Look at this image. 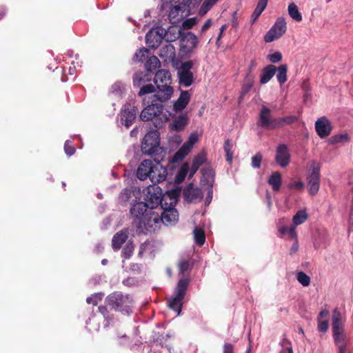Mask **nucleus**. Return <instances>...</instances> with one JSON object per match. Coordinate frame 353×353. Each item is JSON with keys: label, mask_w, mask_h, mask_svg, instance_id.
Instances as JSON below:
<instances>
[{"label": "nucleus", "mask_w": 353, "mask_h": 353, "mask_svg": "<svg viewBox=\"0 0 353 353\" xmlns=\"http://www.w3.org/2000/svg\"><path fill=\"white\" fill-rule=\"evenodd\" d=\"M159 100L152 97L151 104H148L141 112L140 118L142 121H153L155 127H161L166 122L172 113L168 114L163 111V106Z\"/></svg>", "instance_id": "obj_1"}, {"label": "nucleus", "mask_w": 353, "mask_h": 353, "mask_svg": "<svg viewBox=\"0 0 353 353\" xmlns=\"http://www.w3.org/2000/svg\"><path fill=\"white\" fill-rule=\"evenodd\" d=\"M154 82L158 89L154 97L161 102L169 100L173 94V88L171 86L172 77L169 70H160L155 74Z\"/></svg>", "instance_id": "obj_2"}, {"label": "nucleus", "mask_w": 353, "mask_h": 353, "mask_svg": "<svg viewBox=\"0 0 353 353\" xmlns=\"http://www.w3.org/2000/svg\"><path fill=\"white\" fill-rule=\"evenodd\" d=\"M133 302V299L129 294L123 295L119 292H114L106 299L109 306L128 315L132 312Z\"/></svg>", "instance_id": "obj_3"}, {"label": "nucleus", "mask_w": 353, "mask_h": 353, "mask_svg": "<svg viewBox=\"0 0 353 353\" xmlns=\"http://www.w3.org/2000/svg\"><path fill=\"white\" fill-rule=\"evenodd\" d=\"M161 221L159 211L149 210L143 216V219L138 221L136 227L141 232H154L160 228Z\"/></svg>", "instance_id": "obj_4"}, {"label": "nucleus", "mask_w": 353, "mask_h": 353, "mask_svg": "<svg viewBox=\"0 0 353 353\" xmlns=\"http://www.w3.org/2000/svg\"><path fill=\"white\" fill-rule=\"evenodd\" d=\"M165 196H162L161 188L156 185H150L147 188L145 193V203L150 210H158L159 208L163 207L167 203L165 201Z\"/></svg>", "instance_id": "obj_5"}, {"label": "nucleus", "mask_w": 353, "mask_h": 353, "mask_svg": "<svg viewBox=\"0 0 353 353\" xmlns=\"http://www.w3.org/2000/svg\"><path fill=\"white\" fill-rule=\"evenodd\" d=\"M159 133L156 130H150L144 137L141 143V151L143 154L154 156L161 150L159 147Z\"/></svg>", "instance_id": "obj_6"}, {"label": "nucleus", "mask_w": 353, "mask_h": 353, "mask_svg": "<svg viewBox=\"0 0 353 353\" xmlns=\"http://www.w3.org/2000/svg\"><path fill=\"white\" fill-rule=\"evenodd\" d=\"M168 196L170 197V203H167L163 207L158 209L159 214H161V216H160L161 223L166 225L176 223L179 216L177 211L174 208L175 197L170 196V194H168Z\"/></svg>", "instance_id": "obj_7"}, {"label": "nucleus", "mask_w": 353, "mask_h": 353, "mask_svg": "<svg viewBox=\"0 0 353 353\" xmlns=\"http://www.w3.org/2000/svg\"><path fill=\"white\" fill-rule=\"evenodd\" d=\"M320 164L313 161L309 168L308 174L307 176V185L309 187L310 194H316L320 187Z\"/></svg>", "instance_id": "obj_8"}, {"label": "nucleus", "mask_w": 353, "mask_h": 353, "mask_svg": "<svg viewBox=\"0 0 353 353\" xmlns=\"http://www.w3.org/2000/svg\"><path fill=\"white\" fill-rule=\"evenodd\" d=\"M193 63L191 61H185L181 63L177 69V75L179 84L183 87H189L194 82V75L191 72Z\"/></svg>", "instance_id": "obj_9"}, {"label": "nucleus", "mask_w": 353, "mask_h": 353, "mask_svg": "<svg viewBox=\"0 0 353 353\" xmlns=\"http://www.w3.org/2000/svg\"><path fill=\"white\" fill-rule=\"evenodd\" d=\"M286 30L287 26L285 19L283 17H279L276 19L273 26L265 35L264 41L267 43H270L275 39L282 37Z\"/></svg>", "instance_id": "obj_10"}, {"label": "nucleus", "mask_w": 353, "mask_h": 353, "mask_svg": "<svg viewBox=\"0 0 353 353\" xmlns=\"http://www.w3.org/2000/svg\"><path fill=\"white\" fill-rule=\"evenodd\" d=\"M199 135L196 132H192L189 136L188 140L185 142L179 150L174 154L172 161L176 163L182 161L192 150L194 145L198 141Z\"/></svg>", "instance_id": "obj_11"}, {"label": "nucleus", "mask_w": 353, "mask_h": 353, "mask_svg": "<svg viewBox=\"0 0 353 353\" xmlns=\"http://www.w3.org/2000/svg\"><path fill=\"white\" fill-rule=\"evenodd\" d=\"M166 34L167 31L161 26L153 28L145 35L146 44L150 48H156L160 45Z\"/></svg>", "instance_id": "obj_12"}, {"label": "nucleus", "mask_w": 353, "mask_h": 353, "mask_svg": "<svg viewBox=\"0 0 353 353\" xmlns=\"http://www.w3.org/2000/svg\"><path fill=\"white\" fill-rule=\"evenodd\" d=\"M334 344L338 353H349L352 350V345L348 334L345 332L333 334Z\"/></svg>", "instance_id": "obj_13"}, {"label": "nucleus", "mask_w": 353, "mask_h": 353, "mask_svg": "<svg viewBox=\"0 0 353 353\" xmlns=\"http://www.w3.org/2000/svg\"><path fill=\"white\" fill-rule=\"evenodd\" d=\"M276 119L271 117V111L266 107L263 106L259 114L258 125L264 128L275 129Z\"/></svg>", "instance_id": "obj_14"}, {"label": "nucleus", "mask_w": 353, "mask_h": 353, "mask_svg": "<svg viewBox=\"0 0 353 353\" xmlns=\"http://www.w3.org/2000/svg\"><path fill=\"white\" fill-rule=\"evenodd\" d=\"M214 181V172L212 168H207L202 170L201 183L208 186V199L210 202L212 197V187Z\"/></svg>", "instance_id": "obj_15"}, {"label": "nucleus", "mask_w": 353, "mask_h": 353, "mask_svg": "<svg viewBox=\"0 0 353 353\" xmlns=\"http://www.w3.org/2000/svg\"><path fill=\"white\" fill-rule=\"evenodd\" d=\"M150 208H148L147 203L144 202H139L134 204L131 209L130 212L133 217V224L136 225L139 220L143 219V216L146 212H148Z\"/></svg>", "instance_id": "obj_16"}, {"label": "nucleus", "mask_w": 353, "mask_h": 353, "mask_svg": "<svg viewBox=\"0 0 353 353\" xmlns=\"http://www.w3.org/2000/svg\"><path fill=\"white\" fill-rule=\"evenodd\" d=\"M183 194L186 201L189 202H197L201 201L203 194L201 190L190 184L184 190Z\"/></svg>", "instance_id": "obj_17"}, {"label": "nucleus", "mask_w": 353, "mask_h": 353, "mask_svg": "<svg viewBox=\"0 0 353 353\" xmlns=\"http://www.w3.org/2000/svg\"><path fill=\"white\" fill-rule=\"evenodd\" d=\"M290 155L287 145H279L276 150V161L282 168L286 167L290 162Z\"/></svg>", "instance_id": "obj_18"}, {"label": "nucleus", "mask_w": 353, "mask_h": 353, "mask_svg": "<svg viewBox=\"0 0 353 353\" xmlns=\"http://www.w3.org/2000/svg\"><path fill=\"white\" fill-rule=\"evenodd\" d=\"M315 129L321 138H325L330 134L332 126L330 122L325 117H321L316 121Z\"/></svg>", "instance_id": "obj_19"}, {"label": "nucleus", "mask_w": 353, "mask_h": 353, "mask_svg": "<svg viewBox=\"0 0 353 353\" xmlns=\"http://www.w3.org/2000/svg\"><path fill=\"white\" fill-rule=\"evenodd\" d=\"M137 115V110L134 107L125 105L121 114V120L122 124L127 128L130 127L134 122Z\"/></svg>", "instance_id": "obj_20"}, {"label": "nucleus", "mask_w": 353, "mask_h": 353, "mask_svg": "<svg viewBox=\"0 0 353 353\" xmlns=\"http://www.w3.org/2000/svg\"><path fill=\"white\" fill-rule=\"evenodd\" d=\"M152 168L153 163L151 160H143L138 167L137 171V178L142 181L146 179L147 178L150 179Z\"/></svg>", "instance_id": "obj_21"}, {"label": "nucleus", "mask_w": 353, "mask_h": 353, "mask_svg": "<svg viewBox=\"0 0 353 353\" xmlns=\"http://www.w3.org/2000/svg\"><path fill=\"white\" fill-rule=\"evenodd\" d=\"M169 7L167 9H170L168 17L170 21L176 22L179 18H182L184 16H187L190 12H188L185 9L182 8L181 6H178L176 3L168 4Z\"/></svg>", "instance_id": "obj_22"}, {"label": "nucleus", "mask_w": 353, "mask_h": 353, "mask_svg": "<svg viewBox=\"0 0 353 353\" xmlns=\"http://www.w3.org/2000/svg\"><path fill=\"white\" fill-rule=\"evenodd\" d=\"M188 121L189 118L187 114L181 113L179 115L176 116L170 124V128L172 131L180 132L185 128Z\"/></svg>", "instance_id": "obj_23"}, {"label": "nucleus", "mask_w": 353, "mask_h": 353, "mask_svg": "<svg viewBox=\"0 0 353 353\" xmlns=\"http://www.w3.org/2000/svg\"><path fill=\"white\" fill-rule=\"evenodd\" d=\"M167 170L160 165H154L150 173V181L154 183H160L165 180Z\"/></svg>", "instance_id": "obj_24"}, {"label": "nucleus", "mask_w": 353, "mask_h": 353, "mask_svg": "<svg viewBox=\"0 0 353 353\" xmlns=\"http://www.w3.org/2000/svg\"><path fill=\"white\" fill-rule=\"evenodd\" d=\"M190 94L189 91H181L179 97L174 103L173 111L176 113L183 111L190 102Z\"/></svg>", "instance_id": "obj_25"}, {"label": "nucleus", "mask_w": 353, "mask_h": 353, "mask_svg": "<svg viewBox=\"0 0 353 353\" xmlns=\"http://www.w3.org/2000/svg\"><path fill=\"white\" fill-rule=\"evenodd\" d=\"M332 321V334L345 332L343 317L337 308H335L333 311Z\"/></svg>", "instance_id": "obj_26"}, {"label": "nucleus", "mask_w": 353, "mask_h": 353, "mask_svg": "<svg viewBox=\"0 0 353 353\" xmlns=\"http://www.w3.org/2000/svg\"><path fill=\"white\" fill-rule=\"evenodd\" d=\"M128 236L127 230H121L116 233L112 240V248L114 250H118L121 248L122 244L126 241Z\"/></svg>", "instance_id": "obj_27"}, {"label": "nucleus", "mask_w": 353, "mask_h": 353, "mask_svg": "<svg viewBox=\"0 0 353 353\" xmlns=\"http://www.w3.org/2000/svg\"><path fill=\"white\" fill-rule=\"evenodd\" d=\"M276 68L274 65H268L265 67L261 72L260 83L261 84L267 83L275 74Z\"/></svg>", "instance_id": "obj_28"}, {"label": "nucleus", "mask_w": 353, "mask_h": 353, "mask_svg": "<svg viewBox=\"0 0 353 353\" xmlns=\"http://www.w3.org/2000/svg\"><path fill=\"white\" fill-rule=\"evenodd\" d=\"M161 8L162 10H167V8L169 7L168 4L173 2L178 6H181V7L188 11V12H190V6L192 3V0H161Z\"/></svg>", "instance_id": "obj_29"}, {"label": "nucleus", "mask_w": 353, "mask_h": 353, "mask_svg": "<svg viewBox=\"0 0 353 353\" xmlns=\"http://www.w3.org/2000/svg\"><path fill=\"white\" fill-rule=\"evenodd\" d=\"M190 280L188 278L181 279L174 290L175 296L184 299Z\"/></svg>", "instance_id": "obj_30"}, {"label": "nucleus", "mask_w": 353, "mask_h": 353, "mask_svg": "<svg viewBox=\"0 0 353 353\" xmlns=\"http://www.w3.org/2000/svg\"><path fill=\"white\" fill-rule=\"evenodd\" d=\"M159 55L165 60H172L175 57V49L171 43H167L160 49Z\"/></svg>", "instance_id": "obj_31"}, {"label": "nucleus", "mask_w": 353, "mask_h": 353, "mask_svg": "<svg viewBox=\"0 0 353 353\" xmlns=\"http://www.w3.org/2000/svg\"><path fill=\"white\" fill-rule=\"evenodd\" d=\"M206 161V154L205 152L198 154L193 159L192 164L190 169V176H193L199 170L200 166L203 165Z\"/></svg>", "instance_id": "obj_32"}, {"label": "nucleus", "mask_w": 353, "mask_h": 353, "mask_svg": "<svg viewBox=\"0 0 353 353\" xmlns=\"http://www.w3.org/2000/svg\"><path fill=\"white\" fill-rule=\"evenodd\" d=\"M268 183L274 191H278L281 185V176L279 172H274L268 179Z\"/></svg>", "instance_id": "obj_33"}, {"label": "nucleus", "mask_w": 353, "mask_h": 353, "mask_svg": "<svg viewBox=\"0 0 353 353\" xmlns=\"http://www.w3.org/2000/svg\"><path fill=\"white\" fill-rule=\"evenodd\" d=\"M183 301V298L174 296L169 300L168 305L172 310L178 312V314H179L181 311Z\"/></svg>", "instance_id": "obj_34"}, {"label": "nucleus", "mask_w": 353, "mask_h": 353, "mask_svg": "<svg viewBox=\"0 0 353 353\" xmlns=\"http://www.w3.org/2000/svg\"><path fill=\"white\" fill-rule=\"evenodd\" d=\"M220 0H204L199 10V14L204 16Z\"/></svg>", "instance_id": "obj_35"}, {"label": "nucleus", "mask_w": 353, "mask_h": 353, "mask_svg": "<svg viewBox=\"0 0 353 353\" xmlns=\"http://www.w3.org/2000/svg\"><path fill=\"white\" fill-rule=\"evenodd\" d=\"M233 147L234 145L232 141L229 139H227L223 145V149L225 152V159L227 162L231 163L232 162L233 159Z\"/></svg>", "instance_id": "obj_36"}, {"label": "nucleus", "mask_w": 353, "mask_h": 353, "mask_svg": "<svg viewBox=\"0 0 353 353\" xmlns=\"http://www.w3.org/2000/svg\"><path fill=\"white\" fill-rule=\"evenodd\" d=\"M267 3L263 2L261 1H259L256 8L254 9L252 17H251V22L254 23L256 20L259 17L263 11L265 9L267 6Z\"/></svg>", "instance_id": "obj_37"}, {"label": "nucleus", "mask_w": 353, "mask_h": 353, "mask_svg": "<svg viewBox=\"0 0 353 353\" xmlns=\"http://www.w3.org/2000/svg\"><path fill=\"white\" fill-rule=\"evenodd\" d=\"M288 13L294 20L296 21H301L302 20V15L294 3H291L288 6Z\"/></svg>", "instance_id": "obj_38"}, {"label": "nucleus", "mask_w": 353, "mask_h": 353, "mask_svg": "<svg viewBox=\"0 0 353 353\" xmlns=\"http://www.w3.org/2000/svg\"><path fill=\"white\" fill-rule=\"evenodd\" d=\"M287 65H281L276 70V79L281 85L283 84L287 81Z\"/></svg>", "instance_id": "obj_39"}, {"label": "nucleus", "mask_w": 353, "mask_h": 353, "mask_svg": "<svg viewBox=\"0 0 353 353\" xmlns=\"http://www.w3.org/2000/svg\"><path fill=\"white\" fill-rule=\"evenodd\" d=\"M307 219V214L305 210L298 211L292 219L294 226L296 228L297 225L303 223Z\"/></svg>", "instance_id": "obj_40"}, {"label": "nucleus", "mask_w": 353, "mask_h": 353, "mask_svg": "<svg viewBox=\"0 0 353 353\" xmlns=\"http://www.w3.org/2000/svg\"><path fill=\"white\" fill-rule=\"evenodd\" d=\"M297 120V118L294 116H287L279 119H276V128H281L285 125H289Z\"/></svg>", "instance_id": "obj_41"}, {"label": "nucleus", "mask_w": 353, "mask_h": 353, "mask_svg": "<svg viewBox=\"0 0 353 353\" xmlns=\"http://www.w3.org/2000/svg\"><path fill=\"white\" fill-rule=\"evenodd\" d=\"M195 242L199 245H203L205 241V233L202 229L196 228L193 232Z\"/></svg>", "instance_id": "obj_42"}, {"label": "nucleus", "mask_w": 353, "mask_h": 353, "mask_svg": "<svg viewBox=\"0 0 353 353\" xmlns=\"http://www.w3.org/2000/svg\"><path fill=\"white\" fill-rule=\"evenodd\" d=\"M279 232L282 234H288L290 239H296L297 235L294 225L291 227L281 226L279 228Z\"/></svg>", "instance_id": "obj_43"}, {"label": "nucleus", "mask_w": 353, "mask_h": 353, "mask_svg": "<svg viewBox=\"0 0 353 353\" xmlns=\"http://www.w3.org/2000/svg\"><path fill=\"white\" fill-rule=\"evenodd\" d=\"M160 64L159 60L155 56L150 57L146 63V69L148 71L152 72L155 70Z\"/></svg>", "instance_id": "obj_44"}, {"label": "nucleus", "mask_w": 353, "mask_h": 353, "mask_svg": "<svg viewBox=\"0 0 353 353\" xmlns=\"http://www.w3.org/2000/svg\"><path fill=\"white\" fill-rule=\"evenodd\" d=\"M296 279L298 281L303 285V286H308L310 283V278L309 276H307L305 273L303 272H299L296 274Z\"/></svg>", "instance_id": "obj_45"}, {"label": "nucleus", "mask_w": 353, "mask_h": 353, "mask_svg": "<svg viewBox=\"0 0 353 353\" xmlns=\"http://www.w3.org/2000/svg\"><path fill=\"white\" fill-rule=\"evenodd\" d=\"M152 244L150 242H145L140 246L139 255L143 256L145 254L152 252Z\"/></svg>", "instance_id": "obj_46"}, {"label": "nucleus", "mask_w": 353, "mask_h": 353, "mask_svg": "<svg viewBox=\"0 0 353 353\" xmlns=\"http://www.w3.org/2000/svg\"><path fill=\"white\" fill-rule=\"evenodd\" d=\"M154 90H155V88L152 84H147V85H143L141 88L138 94L140 97H143V96H145L148 94L153 93L154 92Z\"/></svg>", "instance_id": "obj_47"}, {"label": "nucleus", "mask_w": 353, "mask_h": 353, "mask_svg": "<svg viewBox=\"0 0 353 353\" xmlns=\"http://www.w3.org/2000/svg\"><path fill=\"white\" fill-rule=\"evenodd\" d=\"M179 273L184 276L190 270V264L188 260L183 259L179 263Z\"/></svg>", "instance_id": "obj_48"}, {"label": "nucleus", "mask_w": 353, "mask_h": 353, "mask_svg": "<svg viewBox=\"0 0 353 353\" xmlns=\"http://www.w3.org/2000/svg\"><path fill=\"white\" fill-rule=\"evenodd\" d=\"M125 85L121 82H116L112 85L111 92L117 96H121Z\"/></svg>", "instance_id": "obj_49"}, {"label": "nucleus", "mask_w": 353, "mask_h": 353, "mask_svg": "<svg viewBox=\"0 0 353 353\" xmlns=\"http://www.w3.org/2000/svg\"><path fill=\"white\" fill-rule=\"evenodd\" d=\"M103 296V294L96 293V294H94L92 296L88 297L86 299V302L88 304H92L94 305H96L99 301H101Z\"/></svg>", "instance_id": "obj_50"}, {"label": "nucleus", "mask_w": 353, "mask_h": 353, "mask_svg": "<svg viewBox=\"0 0 353 353\" xmlns=\"http://www.w3.org/2000/svg\"><path fill=\"white\" fill-rule=\"evenodd\" d=\"M134 250V246L132 243H128L122 250V256L128 259L131 256Z\"/></svg>", "instance_id": "obj_51"}, {"label": "nucleus", "mask_w": 353, "mask_h": 353, "mask_svg": "<svg viewBox=\"0 0 353 353\" xmlns=\"http://www.w3.org/2000/svg\"><path fill=\"white\" fill-rule=\"evenodd\" d=\"M145 75L142 72L135 73L133 77L134 86L139 87L142 82L145 81Z\"/></svg>", "instance_id": "obj_52"}, {"label": "nucleus", "mask_w": 353, "mask_h": 353, "mask_svg": "<svg viewBox=\"0 0 353 353\" xmlns=\"http://www.w3.org/2000/svg\"><path fill=\"white\" fill-rule=\"evenodd\" d=\"M99 311L103 315L105 321H107L105 326H108L110 323V322L112 321V317L108 314V311L107 307L105 306H99Z\"/></svg>", "instance_id": "obj_53"}, {"label": "nucleus", "mask_w": 353, "mask_h": 353, "mask_svg": "<svg viewBox=\"0 0 353 353\" xmlns=\"http://www.w3.org/2000/svg\"><path fill=\"white\" fill-rule=\"evenodd\" d=\"M148 53V50L147 48H141L135 53L134 58L139 61H143Z\"/></svg>", "instance_id": "obj_54"}, {"label": "nucleus", "mask_w": 353, "mask_h": 353, "mask_svg": "<svg viewBox=\"0 0 353 353\" xmlns=\"http://www.w3.org/2000/svg\"><path fill=\"white\" fill-rule=\"evenodd\" d=\"M262 161V155L260 153L256 154L252 158V167L253 168H259Z\"/></svg>", "instance_id": "obj_55"}, {"label": "nucleus", "mask_w": 353, "mask_h": 353, "mask_svg": "<svg viewBox=\"0 0 353 353\" xmlns=\"http://www.w3.org/2000/svg\"><path fill=\"white\" fill-rule=\"evenodd\" d=\"M95 317L90 318L89 320L86 322L87 327L90 331L92 330H99V325L98 323H95Z\"/></svg>", "instance_id": "obj_56"}, {"label": "nucleus", "mask_w": 353, "mask_h": 353, "mask_svg": "<svg viewBox=\"0 0 353 353\" xmlns=\"http://www.w3.org/2000/svg\"><path fill=\"white\" fill-rule=\"evenodd\" d=\"M64 150H65V154L69 157L74 154V153L75 152V148L72 145V142L69 140H67L65 142Z\"/></svg>", "instance_id": "obj_57"}, {"label": "nucleus", "mask_w": 353, "mask_h": 353, "mask_svg": "<svg viewBox=\"0 0 353 353\" xmlns=\"http://www.w3.org/2000/svg\"><path fill=\"white\" fill-rule=\"evenodd\" d=\"M328 321L327 320H318V330L321 332H326L328 330Z\"/></svg>", "instance_id": "obj_58"}, {"label": "nucleus", "mask_w": 353, "mask_h": 353, "mask_svg": "<svg viewBox=\"0 0 353 353\" xmlns=\"http://www.w3.org/2000/svg\"><path fill=\"white\" fill-rule=\"evenodd\" d=\"M281 345L283 349L280 353H293L292 347L288 340L283 339L281 342Z\"/></svg>", "instance_id": "obj_59"}, {"label": "nucleus", "mask_w": 353, "mask_h": 353, "mask_svg": "<svg viewBox=\"0 0 353 353\" xmlns=\"http://www.w3.org/2000/svg\"><path fill=\"white\" fill-rule=\"evenodd\" d=\"M185 39L188 40V42L190 43L188 46L189 48H194V46H196L197 43V38L194 34L189 32L185 36Z\"/></svg>", "instance_id": "obj_60"}, {"label": "nucleus", "mask_w": 353, "mask_h": 353, "mask_svg": "<svg viewBox=\"0 0 353 353\" xmlns=\"http://www.w3.org/2000/svg\"><path fill=\"white\" fill-rule=\"evenodd\" d=\"M197 23V19L196 17L189 18L185 19L183 22V27L185 29H190Z\"/></svg>", "instance_id": "obj_61"}, {"label": "nucleus", "mask_w": 353, "mask_h": 353, "mask_svg": "<svg viewBox=\"0 0 353 353\" xmlns=\"http://www.w3.org/2000/svg\"><path fill=\"white\" fill-rule=\"evenodd\" d=\"M268 59L273 63H278L282 59V54L279 52H275L273 54H269Z\"/></svg>", "instance_id": "obj_62"}, {"label": "nucleus", "mask_w": 353, "mask_h": 353, "mask_svg": "<svg viewBox=\"0 0 353 353\" xmlns=\"http://www.w3.org/2000/svg\"><path fill=\"white\" fill-rule=\"evenodd\" d=\"M247 83L243 87V93L248 92L253 85V77L252 76L247 77Z\"/></svg>", "instance_id": "obj_63"}, {"label": "nucleus", "mask_w": 353, "mask_h": 353, "mask_svg": "<svg viewBox=\"0 0 353 353\" xmlns=\"http://www.w3.org/2000/svg\"><path fill=\"white\" fill-rule=\"evenodd\" d=\"M304 187V183L302 181H294L289 184V188L291 189L301 190Z\"/></svg>", "instance_id": "obj_64"}]
</instances>
